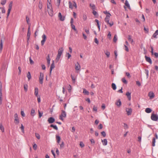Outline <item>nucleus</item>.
<instances>
[{
    "mask_svg": "<svg viewBox=\"0 0 158 158\" xmlns=\"http://www.w3.org/2000/svg\"><path fill=\"white\" fill-rule=\"evenodd\" d=\"M103 127V126L102 124H100L98 126V128L99 129H102Z\"/></svg>",
    "mask_w": 158,
    "mask_h": 158,
    "instance_id": "obj_63",
    "label": "nucleus"
},
{
    "mask_svg": "<svg viewBox=\"0 0 158 158\" xmlns=\"http://www.w3.org/2000/svg\"><path fill=\"white\" fill-rule=\"evenodd\" d=\"M80 146L81 148H83L85 146V145L82 142H80Z\"/></svg>",
    "mask_w": 158,
    "mask_h": 158,
    "instance_id": "obj_52",
    "label": "nucleus"
},
{
    "mask_svg": "<svg viewBox=\"0 0 158 158\" xmlns=\"http://www.w3.org/2000/svg\"><path fill=\"white\" fill-rule=\"evenodd\" d=\"M47 63L48 65V66H49L50 64V59L49 56V55H48V58H47Z\"/></svg>",
    "mask_w": 158,
    "mask_h": 158,
    "instance_id": "obj_33",
    "label": "nucleus"
},
{
    "mask_svg": "<svg viewBox=\"0 0 158 158\" xmlns=\"http://www.w3.org/2000/svg\"><path fill=\"white\" fill-rule=\"evenodd\" d=\"M2 86L1 82H0V105H1L2 103Z\"/></svg>",
    "mask_w": 158,
    "mask_h": 158,
    "instance_id": "obj_7",
    "label": "nucleus"
},
{
    "mask_svg": "<svg viewBox=\"0 0 158 158\" xmlns=\"http://www.w3.org/2000/svg\"><path fill=\"white\" fill-rule=\"evenodd\" d=\"M42 4L41 2H39L38 4V7L40 9H41L42 8Z\"/></svg>",
    "mask_w": 158,
    "mask_h": 158,
    "instance_id": "obj_40",
    "label": "nucleus"
},
{
    "mask_svg": "<svg viewBox=\"0 0 158 158\" xmlns=\"http://www.w3.org/2000/svg\"><path fill=\"white\" fill-rule=\"evenodd\" d=\"M33 147L35 150H36L37 148V145L35 143H34L33 145Z\"/></svg>",
    "mask_w": 158,
    "mask_h": 158,
    "instance_id": "obj_56",
    "label": "nucleus"
},
{
    "mask_svg": "<svg viewBox=\"0 0 158 158\" xmlns=\"http://www.w3.org/2000/svg\"><path fill=\"white\" fill-rule=\"evenodd\" d=\"M156 142V141H155V138H153V139H152V145L153 146H155V143Z\"/></svg>",
    "mask_w": 158,
    "mask_h": 158,
    "instance_id": "obj_42",
    "label": "nucleus"
},
{
    "mask_svg": "<svg viewBox=\"0 0 158 158\" xmlns=\"http://www.w3.org/2000/svg\"><path fill=\"white\" fill-rule=\"evenodd\" d=\"M51 127H53L54 129L56 130H58V128L56 125H50Z\"/></svg>",
    "mask_w": 158,
    "mask_h": 158,
    "instance_id": "obj_45",
    "label": "nucleus"
},
{
    "mask_svg": "<svg viewBox=\"0 0 158 158\" xmlns=\"http://www.w3.org/2000/svg\"><path fill=\"white\" fill-rule=\"evenodd\" d=\"M145 57L147 61L149 62L151 64H152V61L151 59L149 57H148L147 56H145Z\"/></svg>",
    "mask_w": 158,
    "mask_h": 158,
    "instance_id": "obj_18",
    "label": "nucleus"
},
{
    "mask_svg": "<svg viewBox=\"0 0 158 158\" xmlns=\"http://www.w3.org/2000/svg\"><path fill=\"white\" fill-rule=\"evenodd\" d=\"M123 127L125 129H127L128 128L127 125L125 123H123Z\"/></svg>",
    "mask_w": 158,
    "mask_h": 158,
    "instance_id": "obj_43",
    "label": "nucleus"
},
{
    "mask_svg": "<svg viewBox=\"0 0 158 158\" xmlns=\"http://www.w3.org/2000/svg\"><path fill=\"white\" fill-rule=\"evenodd\" d=\"M30 35H31L30 29V26H29L28 29V31H27V36H30Z\"/></svg>",
    "mask_w": 158,
    "mask_h": 158,
    "instance_id": "obj_31",
    "label": "nucleus"
},
{
    "mask_svg": "<svg viewBox=\"0 0 158 158\" xmlns=\"http://www.w3.org/2000/svg\"><path fill=\"white\" fill-rule=\"evenodd\" d=\"M0 9H1L2 12V13H4L5 12V10L3 8L0 7Z\"/></svg>",
    "mask_w": 158,
    "mask_h": 158,
    "instance_id": "obj_60",
    "label": "nucleus"
},
{
    "mask_svg": "<svg viewBox=\"0 0 158 158\" xmlns=\"http://www.w3.org/2000/svg\"><path fill=\"white\" fill-rule=\"evenodd\" d=\"M117 36L116 35H114V39H113V41L114 42H116L117 41Z\"/></svg>",
    "mask_w": 158,
    "mask_h": 158,
    "instance_id": "obj_47",
    "label": "nucleus"
},
{
    "mask_svg": "<svg viewBox=\"0 0 158 158\" xmlns=\"http://www.w3.org/2000/svg\"><path fill=\"white\" fill-rule=\"evenodd\" d=\"M102 142L103 145L106 146L107 144V141L106 139H104L103 140L102 139Z\"/></svg>",
    "mask_w": 158,
    "mask_h": 158,
    "instance_id": "obj_20",
    "label": "nucleus"
},
{
    "mask_svg": "<svg viewBox=\"0 0 158 158\" xmlns=\"http://www.w3.org/2000/svg\"><path fill=\"white\" fill-rule=\"evenodd\" d=\"M125 5L128 8H130V5L127 0L125 1Z\"/></svg>",
    "mask_w": 158,
    "mask_h": 158,
    "instance_id": "obj_39",
    "label": "nucleus"
},
{
    "mask_svg": "<svg viewBox=\"0 0 158 158\" xmlns=\"http://www.w3.org/2000/svg\"><path fill=\"white\" fill-rule=\"evenodd\" d=\"M14 123L15 124H18L19 123V120L18 115L17 113L14 114Z\"/></svg>",
    "mask_w": 158,
    "mask_h": 158,
    "instance_id": "obj_6",
    "label": "nucleus"
},
{
    "mask_svg": "<svg viewBox=\"0 0 158 158\" xmlns=\"http://www.w3.org/2000/svg\"><path fill=\"white\" fill-rule=\"evenodd\" d=\"M20 128L22 131V132L24 133V127L22 124H21V127H20Z\"/></svg>",
    "mask_w": 158,
    "mask_h": 158,
    "instance_id": "obj_41",
    "label": "nucleus"
},
{
    "mask_svg": "<svg viewBox=\"0 0 158 158\" xmlns=\"http://www.w3.org/2000/svg\"><path fill=\"white\" fill-rule=\"evenodd\" d=\"M131 94L129 92H127L126 93V95L127 96L129 100H130L131 99Z\"/></svg>",
    "mask_w": 158,
    "mask_h": 158,
    "instance_id": "obj_22",
    "label": "nucleus"
},
{
    "mask_svg": "<svg viewBox=\"0 0 158 158\" xmlns=\"http://www.w3.org/2000/svg\"><path fill=\"white\" fill-rule=\"evenodd\" d=\"M148 96L149 97L150 99H153L155 97L154 94L152 91H150L149 93Z\"/></svg>",
    "mask_w": 158,
    "mask_h": 158,
    "instance_id": "obj_12",
    "label": "nucleus"
},
{
    "mask_svg": "<svg viewBox=\"0 0 158 158\" xmlns=\"http://www.w3.org/2000/svg\"><path fill=\"white\" fill-rule=\"evenodd\" d=\"M128 39L129 42H131V44H132L134 42L132 38V37L131 35H128Z\"/></svg>",
    "mask_w": 158,
    "mask_h": 158,
    "instance_id": "obj_21",
    "label": "nucleus"
},
{
    "mask_svg": "<svg viewBox=\"0 0 158 158\" xmlns=\"http://www.w3.org/2000/svg\"><path fill=\"white\" fill-rule=\"evenodd\" d=\"M34 94L36 96H38L39 92V89L37 87H35L34 89Z\"/></svg>",
    "mask_w": 158,
    "mask_h": 158,
    "instance_id": "obj_16",
    "label": "nucleus"
},
{
    "mask_svg": "<svg viewBox=\"0 0 158 158\" xmlns=\"http://www.w3.org/2000/svg\"><path fill=\"white\" fill-rule=\"evenodd\" d=\"M111 15L110 14H108L106 15V16L105 19V21L106 23H107L108 24H109L110 26H112L113 24V22H110V23L109 22V20L110 16Z\"/></svg>",
    "mask_w": 158,
    "mask_h": 158,
    "instance_id": "obj_3",
    "label": "nucleus"
},
{
    "mask_svg": "<svg viewBox=\"0 0 158 158\" xmlns=\"http://www.w3.org/2000/svg\"><path fill=\"white\" fill-rule=\"evenodd\" d=\"M90 141L92 144H94L95 143V141L94 139H90Z\"/></svg>",
    "mask_w": 158,
    "mask_h": 158,
    "instance_id": "obj_59",
    "label": "nucleus"
},
{
    "mask_svg": "<svg viewBox=\"0 0 158 158\" xmlns=\"http://www.w3.org/2000/svg\"><path fill=\"white\" fill-rule=\"evenodd\" d=\"M3 48V43L2 40H1L0 43V52H1L2 51Z\"/></svg>",
    "mask_w": 158,
    "mask_h": 158,
    "instance_id": "obj_25",
    "label": "nucleus"
},
{
    "mask_svg": "<svg viewBox=\"0 0 158 158\" xmlns=\"http://www.w3.org/2000/svg\"><path fill=\"white\" fill-rule=\"evenodd\" d=\"M42 40L41 41V44L42 45H44L46 39V36L45 34H43L42 36Z\"/></svg>",
    "mask_w": 158,
    "mask_h": 158,
    "instance_id": "obj_11",
    "label": "nucleus"
},
{
    "mask_svg": "<svg viewBox=\"0 0 158 158\" xmlns=\"http://www.w3.org/2000/svg\"><path fill=\"white\" fill-rule=\"evenodd\" d=\"M64 48L63 47H61L59 49L58 52V54L56 59L57 62H58L59 61L61 55L62 54Z\"/></svg>",
    "mask_w": 158,
    "mask_h": 158,
    "instance_id": "obj_2",
    "label": "nucleus"
},
{
    "mask_svg": "<svg viewBox=\"0 0 158 158\" xmlns=\"http://www.w3.org/2000/svg\"><path fill=\"white\" fill-rule=\"evenodd\" d=\"M145 73L146 75L147 78L148 77L149 71L147 69H145Z\"/></svg>",
    "mask_w": 158,
    "mask_h": 158,
    "instance_id": "obj_44",
    "label": "nucleus"
},
{
    "mask_svg": "<svg viewBox=\"0 0 158 158\" xmlns=\"http://www.w3.org/2000/svg\"><path fill=\"white\" fill-rule=\"evenodd\" d=\"M35 136L38 139H40V136L38 133H35Z\"/></svg>",
    "mask_w": 158,
    "mask_h": 158,
    "instance_id": "obj_51",
    "label": "nucleus"
},
{
    "mask_svg": "<svg viewBox=\"0 0 158 158\" xmlns=\"http://www.w3.org/2000/svg\"><path fill=\"white\" fill-rule=\"evenodd\" d=\"M24 89L25 92H27L28 89V85L27 84L24 85Z\"/></svg>",
    "mask_w": 158,
    "mask_h": 158,
    "instance_id": "obj_34",
    "label": "nucleus"
},
{
    "mask_svg": "<svg viewBox=\"0 0 158 158\" xmlns=\"http://www.w3.org/2000/svg\"><path fill=\"white\" fill-rule=\"evenodd\" d=\"M27 77L28 80H29L31 78V74L30 72H28L27 74Z\"/></svg>",
    "mask_w": 158,
    "mask_h": 158,
    "instance_id": "obj_29",
    "label": "nucleus"
},
{
    "mask_svg": "<svg viewBox=\"0 0 158 158\" xmlns=\"http://www.w3.org/2000/svg\"><path fill=\"white\" fill-rule=\"evenodd\" d=\"M21 114L23 117H25V114L23 110H21Z\"/></svg>",
    "mask_w": 158,
    "mask_h": 158,
    "instance_id": "obj_55",
    "label": "nucleus"
},
{
    "mask_svg": "<svg viewBox=\"0 0 158 158\" xmlns=\"http://www.w3.org/2000/svg\"><path fill=\"white\" fill-rule=\"evenodd\" d=\"M95 21L97 23V25L98 27V28L99 30H100V25L99 24V21L97 19H95Z\"/></svg>",
    "mask_w": 158,
    "mask_h": 158,
    "instance_id": "obj_37",
    "label": "nucleus"
},
{
    "mask_svg": "<svg viewBox=\"0 0 158 158\" xmlns=\"http://www.w3.org/2000/svg\"><path fill=\"white\" fill-rule=\"evenodd\" d=\"M151 118L152 120L156 121L158 120V117L156 115L154 114H152Z\"/></svg>",
    "mask_w": 158,
    "mask_h": 158,
    "instance_id": "obj_9",
    "label": "nucleus"
},
{
    "mask_svg": "<svg viewBox=\"0 0 158 158\" xmlns=\"http://www.w3.org/2000/svg\"><path fill=\"white\" fill-rule=\"evenodd\" d=\"M102 135L104 137H105L106 136V134L105 131H103L101 132Z\"/></svg>",
    "mask_w": 158,
    "mask_h": 158,
    "instance_id": "obj_58",
    "label": "nucleus"
},
{
    "mask_svg": "<svg viewBox=\"0 0 158 158\" xmlns=\"http://www.w3.org/2000/svg\"><path fill=\"white\" fill-rule=\"evenodd\" d=\"M0 129L2 131V132H3L4 131V128L2 126V124L0 123Z\"/></svg>",
    "mask_w": 158,
    "mask_h": 158,
    "instance_id": "obj_36",
    "label": "nucleus"
},
{
    "mask_svg": "<svg viewBox=\"0 0 158 158\" xmlns=\"http://www.w3.org/2000/svg\"><path fill=\"white\" fill-rule=\"evenodd\" d=\"M44 79V74L42 73H40L39 77V81L40 84H42L43 83Z\"/></svg>",
    "mask_w": 158,
    "mask_h": 158,
    "instance_id": "obj_8",
    "label": "nucleus"
},
{
    "mask_svg": "<svg viewBox=\"0 0 158 158\" xmlns=\"http://www.w3.org/2000/svg\"><path fill=\"white\" fill-rule=\"evenodd\" d=\"M26 19L27 23L30 25L29 23L30 19L27 16H26Z\"/></svg>",
    "mask_w": 158,
    "mask_h": 158,
    "instance_id": "obj_53",
    "label": "nucleus"
},
{
    "mask_svg": "<svg viewBox=\"0 0 158 158\" xmlns=\"http://www.w3.org/2000/svg\"><path fill=\"white\" fill-rule=\"evenodd\" d=\"M58 17L60 20L61 21H64L65 19L64 16H62L61 14V13L60 12L59 13Z\"/></svg>",
    "mask_w": 158,
    "mask_h": 158,
    "instance_id": "obj_15",
    "label": "nucleus"
},
{
    "mask_svg": "<svg viewBox=\"0 0 158 158\" xmlns=\"http://www.w3.org/2000/svg\"><path fill=\"white\" fill-rule=\"evenodd\" d=\"M37 98V101L38 103H40V102L41 100H40V96H36Z\"/></svg>",
    "mask_w": 158,
    "mask_h": 158,
    "instance_id": "obj_57",
    "label": "nucleus"
},
{
    "mask_svg": "<svg viewBox=\"0 0 158 158\" xmlns=\"http://www.w3.org/2000/svg\"><path fill=\"white\" fill-rule=\"evenodd\" d=\"M128 46V45H124V47L125 48V50L127 52H129V50L128 48L127 47Z\"/></svg>",
    "mask_w": 158,
    "mask_h": 158,
    "instance_id": "obj_48",
    "label": "nucleus"
},
{
    "mask_svg": "<svg viewBox=\"0 0 158 158\" xmlns=\"http://www.w3.org/2000/svg\"><path fill=\"white\" fill-rule=\"evenodd\" d=\"M73 4H72L71 1L69 2V8L72 10L73 8V7H74L76 9L77 7L76 3L75 1H73Z\"/></svg>",
    "mask_w": 158,
    "mask_h": 158,
    "instance_id": "obj_5",
    "label": "nucleus"
},
{
    "mask_svg": "<svg viewBox=\"0 0 158 158\" xmlns=\"http://www.w3.org/2000/svg\"><path fill=\"white\" fill-rule=\"evenodd\" d=\"M112 87L113 90H115L116 89V86L115 84L114 83H112Z\"/></svg>",
    "mask_w": 158,
    "mask_h": 158,
    "instance_id": "obj_38",
    "label": "nucleus"
},
{
    "mask_svg": "<svg viewBox=\"0 0 158 158\" xmlns=\"http://www.w3.org/2000/svg\"><path fill=\"white\" fill-rule=\"evenodd\" d=\"M60 145L61 148H63L64 146V142H62Z\"/></svg>",
    "mask_w": 158,
    "mask_h": 158,
    "instance_id": "obj_64",
    "label": "nucleus"
},
{
    "mask_svg": "<svg viewBox=\"0 0 158 158\" xmlns=\"http://www.w3.org/2000/svg\"><path fill=\"white\" fill-rule=\"evenodd\" d=\"M12 4H13V2L11 1L10 2V3L9 4V6H8V10H11L12 9Z\"/></svg>",
    "mask_w": 158,
    "mask_h": 158,
    "instance_id": "obj_24",
    "label": "nucleus"
},
{
    "mask_svg": "<svg viewBox=\"0 0 158 158\" xmlns=\"http://www.w3.org/2000/svg\"><path fill=\"white\" fill-rule=\"evenodd\" d=\"M55 67L54 61H52V64L50 68V74L51 75L52 73V69H54Z\"/></svg>",
    "mask_w": 158,
    "mask_h": 158,
    "instance_id": "obj_13",
    "label": "nucleus"
},
{
    "mask_svg": "<svg viewBox=\"0 0 158 158\" xmlns=\"http://www.w3.org/2000/svg\"><path fill=\"white\" fill-rule=\"evenodd\" d=\"M39 117L40 118L42 116L43 113L40 112L39 110L38 111Z\"/></svg>",
    "mask_w": 158,
    "mask_h": 158,
    "instance_id": "obj_62",
    "label": "nucleus"
},
{
    "mask_svg": "<svg viewBox=\"0 0 158 158\" xmlns=\"http://www.w3.org/2000/svg\"><path fill=\"white\" fill-rule=\"evenodd\" d=\"M116 105L118 107H120L121 105V102L120 99L116 101L115 102Z\"/></svg>",
    "mask_w": 158,
    "mask_h": 158,
    "instance_id": "obj_19",
    "label": "nucleus"
},
{
    "mask_svg": "<svg viewBox=\"0 0 158 158\" xmlns=\"http://www.w3.org/2000/svg\"><path fill=\"white\" fill-rule=\"evenodd\" d=\"M7 0H2L1 2V4L2 5H4L6 2Z\"/></svg>",
    "mask_w": 158,
    "mask_h": 158,
    "instance_id": "obj_46",
    "label": "nucleus"
},
{
    "mask_svg": "<svg viewBox=\"0 0 158 158\" xmlns=\"http://www.w3.org/2000/svg\"><path fill=\"white\" fill-rule=\"evenodd\" d=\"M122 81L125 83V84H127V80L125 79V78H123L122 79Z\"/></svg>",
    "mask_w": 158,
    "mask_h": 158,
    "instance_id": "obj_50",
    "label": "nucleus"
},
{
    "mask_svg": "<svg viewBox=\"0 0 158 158\" xmlns=\"http://www.w3.org/2000/svg\"><path fill=\"white\" fill-rule=\"evenodd\" d=\"M55 120L52 117H50L48 118V121L49 123H52L54 122Z\"/></svg>",
    "mask_w": 158,
    "mask_h": 158,
    "instance_id": "obj_17",
    "label": "nucleus"
},
{
    "mask_svg": "<svg viewBox=\"0 0 158 158\" xmlns=\"http://www.w3.org/2000/svg\"><path fill=\"white\" fill-rule=\"evenodd\" d=\"M90 6L93 10L95 9V6L94 4H90Z\"/></svg>",
    "mask_w": 158,
    "mask_h": 158,
    "instance_id": "obj_49",
    "label": "nucleus"
},
{
    "mask_svg": "<svg viewBox=\"0 0 158 158\" xmlns=\"http://www.w3.org/2000/svg\"><path fill=\"white\" fill-rule=\"evenodd\" d=\"M72 28L76 32V33H77L78 31L75 28V27L73 24H71Z\"/></svg>",
    "mask_w": 158,
    "mask_h": 158,
    "instance_id": "obj_26",
    "label": "nucleus"
},
{
    "mask_svg": "<svg viewBox=\"0 0 158 158\" xmlns=\"http://www.w3.org/2000/svg\"><path fill=\"white\" fill-rule=\"evenodd\" d=\"M66 112L64 110H61V113L60 115L59 116V118L63 121L64 120V118H66Z\"/></svg>",
    "mask_w": 158,
    "mask_h": 158,
    "instance_id": "obj_4",
    "label": "nucleus"
},
{
    "mask_svg": "<svg viewBox=\"0 0 158 158\" xmlns=\"http://www.w3.org/2000/svg\"><path fill=\"white\" fill-rule=\"evenodd\" d=\"M105 53L107 57H109L110 55V53L108 51H106L105 52Z\"/></svg>",
    "mask_w": 158,
    "mask_h": 158,
    "instance_id": "obj_54",
    "label": "nucleus"
},
{
    "mask_svg": "<svg viewBox=\"0 0 158 158\" xmlns=\"http://www.w3.org/2000/svg\"><path fill=\"white\" fill-rule=\"evenodd\" d=\"M35 110L33 109H32L31 111V114L32 116H34L35 115Z\"/></svg>",
    "mask_w": 158,
    "mask_h": 158,
    "instance_id": "obj_30",
    "label": "nucleus"
},
{
    "mask_svg": "<svg viewBox=\"0 0 158 158\" xmlns=\"http://www.w3.org/2000/svg\"><path fill=\"white\" fill-rule=\"evenodd\" d=\"M158 35V30H156L153 34L152 37L154 38H157V35Z\"/></svg>",
    "mask_w": 158,
    "mask_h": 158,
    "instance_id": "obj_23",
    "label": "nucleus"
},
{
    "mask_svg": "<svg viewBox=\"0 0 158 158\" xmlns=\"http://www.w3.org/2000/svg\"><path fill=\"white\" fill-rule=\"evenodd\" d=\"M75 69L77 70H80L81 66L78 62H77V64H75Z\"/></svg>",
    "mask_w": 158,
    "mask_h": 158,
    "instance_id": "obj_14",
    "label": "nucleus"
},
{
    "mask_svg": "<svg viewBox=\"0 0 158 158\" xmlns=\"http://www.w3.org/2000/svg\"><path fill=\"white\" fill-rule=\"evenodd\" d=\"M126 111L127 115H131L132 112V110L131 108H126Z\"/></svg>",
    "mask_w": 158,
    "mask_h": 158,
    "instance_id": "obj_10",
    "label": "nucleus"
},
{
    "mask_svg": "<svg viewBox=\"0 0 158 158\" xmlns=\"http://www.w3.org/2000/svg\"><path fill=\"white\" fill-rule=\"evenodd\" d=\"M152 111V110L150 108H146L145 110V112L148 113H151Z\"/></svg>",
    "mask_w": 158,
    "mask_h": 158,
    "instance_id": "obj_27",
    "label": "nucleus"
},
{
    "mask_svg": "<svg viewBox=\"0 0 158 158\" xmlns=\"http://www.w3.org/2000/svg\"><path fill=\"white\" fill-rule=\"evenodd\" d=\"M47 5L48 14L50 16H52L53 15V12L52 5L50 4H47Z\"/></svg>",
    "mask_w": 158,
    "mask_h": 158,
    "instance_id": "obj_1",
    "label": "nucleus"
},
{
    "mask_svg": "<svg viewBox=\"0 0 158 158\" xmlns=\"http://www.w3.org/2000/svg\"><path fill=\"white\" fill-rule=\"evenodd\" d=\"M71 77L72 78V80L73 83L75 82L76 77L73 76L72 75H71Z\"/></svg>",
    "mask_w": 158,
    "mask_h": 158,
    "instance_id": "obj_35",
    "label": "nucleus"
},
{
    "mask_svg": "<svg viewBox=\"0 0 158 158\" xmlns=\"http://www.w3.org/2000/svg\"><path fill=\"white\" fill-rule=\"evenodd\" d=\"M87 18V16L85 15H84L83 16V19L84 20H86Z\"/></svg>",
    "mask_w": 158,
    "mask_h": 158,
    "instance_id": "obj_61",
    "label": "nucleus"
},
{
    "mask_svg": "<svg viewBox=\"0 0 158 158\" xmlns=\"http://www.w3.org/2000/svg\"><path fill=\"white\" fill-rule=\"evenodd\" d=\"M83 93L85 94H86V95H89V92L87 91L86 89H83Z\"/></svg>",
    "mask_w": 158,
    "mask_h": 158,
    "instance_id": "obj_32",
    "label": "nucleus"
},
{
    "mask_svg": "<svg viewBox=\"0 0 158 158\" xmlns=\"http://www.w3.org/2000/svg\"><path fill=\"white\" fill-rule=\"evenodd\" d=\"M56 138L57 140V142L59 143L60 140V138L59 135L56 136Z\"/></svg>",
    "mask_w": 158,
    "mask_h": 158,
    "instance_id": "obj_28",
    "label": "nucleus"
}]
</instances>
